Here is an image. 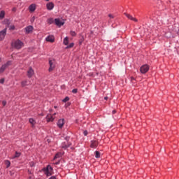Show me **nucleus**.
<instances>
[{"mask_svg": "<svg viewBox=\"0 0 179 179\" xmlns=\"http://www.w3.org/2000/svg\"><path fill=\"white\" fill-rule=\"evenodd\" d=\"M125 16L127 17V19H129L130 20H133L134 22H138V20L134 17H132V15L124 13Z\"/></svg>", "mask_w": 179, "mask_h": 179, "instance_id": "ddd939ff", "label": "nucleus"}, {"mask_svg": "<svg viewBox=\"0 0 179 179\" xmlns=\"http://www.w3.org/2000/svg\"><path fill=\"white\" fill-rule=\"evenodd\" d=\"M5 164H6V165L7 169L9 168V167H10V161H9V160H6V161H5Z\"/></svg>", "mask_w": 179, "mask_h": 179, "instance_id": "b1692460", "label": "nucleus"}, {"mask_svg": "<svg viewBox=\"0 0 179 179\" xmlns=\"http://www.w3.org/2000/svg\"><path fill=\"white\" fill-rule=\"evenodd\" d=\"M72 145V143L71 142H68V143H66V142H63L62 143V149H64V150H66V149H68V148H69L70 146Z\"/></svg>", "mask_w": 179, "mask_h": 179, "instance_id": "39448f33", "label": "nucleus"}, {"mask_svg": "<svg viewBox=\"0 0 179 179\" xmlns=\"http://www.w3.org/2000/svg\"><path fill=\"white\" fill-rule=\"evenodd\" d=\"M34 27L31 25L27 26V27L24 28L26 34H30V33H31V31H33L34 30Z\"/></svg>", "mask_w": 179, "mask_h": 179, "instance_id": "0eeeda50", "label": "nucleus"}, {"mask_svg": "<svg viewBox=\"0 0 179 179\" xmlns=\"http://www.w3.org/2000/svg\"><path fill=\"white\" fill-rule=\"evenodd\" d=\"M49 65H50L49 72L54 71V69L55 68L54 60H49Z\"/></svg>", "mask_w": 179, "mask_h": 179, "instance_id": "6e6552de", "label": "nucleus"}, {"mask_svg": "<svg viewBox=\"0 0 179 179\" xmlns=\"http://www.w3.org/2000/svg\"><path fill=\"white\" fill-rule=\"evenodd\" d=\"M0 83L1 85H3V83H5V79H3V78L0 79Z\"/></svg>", "mask_w": 179, "mask_h": 179, "instance_id": "2f4dec72", "label": "nucleus"}, {"mask_svg": "<svg viewBox=\"0 0 179 179\" xmlns=\"http://www.w3.org/2000/svg\"><path fill=\"white\" fill-rule=\"evenodd\" d=\"M45 1H47V2H48V1H50V0H45Z\"/></svg>", "mask_w": 179, "mask_h": 179, "instance_id": "09e8293b", "label": "nucleus"}, {"mask_svg": "<svg viewBox=\"0 0 179 179\" xmlns=\"http://www.w3.org/2000/svg\"><path fill=\"white\" fill-rule=\"evenodd\" d=\"M5 17V11L1 10L0 13V20H2Z\"/></svg>", "mask_w": 179, "mask_h": 179, "instance_id": "412c9836", "label": "nucleus"}, {"mask_svg": "<svg viewBox=\"0 0 179 179\" xmlns=\"http://www.w3.org/2000/svg\"><path fill=\"white\" fill-rule=\"evenodd\" d=\"M54 120H55V117H54V116H48L47 117V121H48V122H52V121H54Z\"/></svg>", "mask_w": 179, "mask_h": 179, "instance_id": "aec40b11", "label": "nucleus"}, {"mask_svg": "<svg viewBox=\"0 0 179 179\" xmlns=\"http://www.w3.org/2000/svg\"><path fill=\"white\" fill-rule=\"evenodd\" d=\"M29 121L30 124L32 125V127H34V126L36 125V120H34V119L33 118H29Z\"/></svg>", "mask_w": 179, "mask_h": 179, "instance_id": "6ab92c4d", "label": "nucleus"}, {"mask_svg": "<svg viewBox=\"0 0 179 179\" xmlns=\"http://www.w3.org/2000/svg\"><path fill=\"white\" fill-rule=\"evenodd\" d=\"M28 173H29V174H33V173H31V171H30V170H28Z\"/></svg>", "mask_w": 179, "mask_h": 179, "instance_id": "37998d69", "label": "nucleus"}, {"mask_svg": "<svg viewBox=\"0 0 179 179\" xmlns=\"http://www.w3.org/2000/svg\"><path fill=\"white\" fill-rule=\"evenodd\" d=\"M48 179H57V176H51Z\"/></svg>", "mask_w": 179, "mask_h": 179, "instance_id": "58836bf2", "label": "nucleus"}, {"mask_svg": "<svg viewBox=\"0 0 179 179\" xmlns=\"http://www.w3.org/2000/svg\"><path fill=\"white\" fill-rule=\"evenodd\" d=\"M11 45L13 48H15V50H20L22 47H23L24 43L22 42V41L17 39V41H15L11 43Z\"/></svg>", "mask_w": 179, "mask_h": 179, "instance_id": "f257e3e1", "label": "nucleus"}, {"mask_svg": "<svg viewBox=\"0 0 179 179\" xmlns=\"http://www.w3.org/2000/svg\"><path fill=\"white\" fill-rule=\"evenodd\" d=\"M55 164L58 165L59 164V161L55 163Z\"/></svg>", "mask_w": 179, "mask_h": 179, "instance_id": "c03bdc74", "label": "nucleus"}, {"mask_svg": "<svg viewBox=\"0 0 179 179\" xmlns=\"http://www.w3.org/2000/svg\"><path fill=\"white\" fill-rule=\"evenodd\" d=\"M132 83H133V85H134V86H135V81H133V82H131Z\"/></svg>", "mask_w": 179, "mask_h": 179, "instance_id": "49530a36", "label": "nucleus"}, {"mask_svg": "<svg viewBox=\"0 0 179 179\" xmlns=\"http://www.w3.org/2000/svg\"><path fill=\"white\" fill-rule=\"evenodd\" d=\"M12 10H13V12H16V8H13V9H12Z\"/></svg>", "mask_w": 179, "mask_h": 179, "instance_id": "a19ab883", "label": "nucleus"}, {"mask_svg": "<svg viewBox=\"0 0 179 179\" xmlns=\"http://www.w3.org/2000/svg\"><path fill=\"white\" fill-rule=\"evenodd\" d=\"M54 3L52 2H49L46 4V8L48 10H52L54 9Z\"/></svg>", "mask_w": 179, "mask_h": 179, "instance_id": "9b49d317", "label": "nucleus"}, {"mask_svg": "<svg viewBox=\"0 0 179 179\" xmlns=\"http://www.w3.org/2000/svg\"><path fill=\"white\" fill-rule=\"evenodd\" d=\"M9 30H15V25H10L9 27Z\"/></svg>", "mask_w": 179, "mask_h": 179, "instance_id": "7c9ffc66", "label": "nucleus"}, {"mask_svg": "<svg viewBox=\"0 0 179 179\" xmlns=\"http://www.w3.org/2000/svg\"><path fill=\"white\" fill-rule=\"evenodd\" d=\"M4 22H5L8 25L10 24V22H9V20H8V19H6V20H4Z\"/></svg>", "mask_w": 179, "mask_h": 179, "instance_id": "473e14b6", "label": "nucleus"}, {"mask_svg": "<svg viewBox=\"0 0 179 179\" xmlns=\"http://www.w3.org/2000/svg\"><path fill=\"white\" fill-rule=\"evenodd\" d=\"M42 171L45 173L47 177H50L52 176V171L54 169L51 166V165H48L46 168H43Z\"/></svg>", "mask_w": 179, "mask_h": 179, "instance_id": "f03ea898", "label": "nucleus"}, {"mask_svg": "<svg viewBox=\"0 0 179 179\" xmlns=\"http://www.w3.org/2000/svg\"><path fill=\"white\" fill-rule=\"evenodd\" d=\"M72 93H74V94H76V93H78V89H73V90H72Z\"/></svg>", "mask_w": 179, "mask_h": 179, "instance_id": "72a5a7b5", "label": "nucleus"}, {"mask_svg": "<svg viewBox=\"0 0 179 179\" xmlns=\"http://www.w3.org/2000/svg\"><path fill=\"white\" fill-rule=\"evenodd\" d=\"M60 156H61V153L56 154L54 157V160H55V159H59Z\"/></svg>", "mask_w": 179, "mask_h": 179, "instance_id": "bb28decb", "label": "nucleus"}, {"mask_svg": "<svg viewBox=\"0 0 179 179\" xmlns=\"http://www.w3.org/2000/svg\"><path fill=\"white\" fill-rule=\"evenodd\" d=\"M2 104H3V106L5 107V106H6V101H3Z\"/></svg>", "mask_w": 179, "mask_h": 179, "instance_id": "e433bc0d", "label": "nucleus"}, {"mask_svg": "<svg viewBox=\"0 0 179 179\" xmlns=\"http://www.w3.org/2000/svg\"><path fill=\"white\" fill-rule=\"evenodd\" d=\"M117 113V111L115 110H113V111H112V114H115Z\"/></svg>", "mask_w": 179, "mask_h": 179, "instance_id": "79ce46f5", "label": "nucleus"}, {"mask_svg": "<svg viewBox=\"0 0 179 179\" xmlns=\"http://www.w3.org/2000/svg\"><path fill=\"white\" fill-rule=\"evenodd\" d=\"M48 24H52L54 23V18L50 17L47 20Z\"/></svg>", "mask_w": 179, "mask_h": 179, "instance_id": "5701e85b", "label": "nucleus"}, {"mask_svg": "<svg viewBox=\"0 0 179 179\" xmlns=\"http://www.w3.org/2000/svg\"><path fill=\"white\" fill-rule=\"evenodd\" d=\"M69 43V40L68 38V36H66L64 38L63 44H64V45H68Z\"/></svg>", "mask_w": 179, "mask_h": 179, "instance_id": "a211bd4d", "label": "nucleus"}, {"mask_svg": "<svg viewBox=\"0 0 179 179\" xmlns=\"http://www.w3.org/2000/svg\"><path fill=\"white\" fill-rule=\"evenodd\" d=\"M70 34L72 37H75V36H76V32H75L74 31H71Z\"/></svg>", "mask_w": 179, "mask_h": 179, "instance_id": "cd10ccee", "label": "nucleus"}, {"mask_svg": "<svg viewBox=\"0 0 179 179\" xmlns=\"http://www.w3.org/2000/svg\"><path fill=\"white\" fill-rule=\"evenodd\" d=\"M0 62H1V57H0Z\"/></svg>", "mask_w": 179, "mask_h": 179, "instance_id": "8fccbe9b", "label": "nucleus"}, {"mask_svg": "<svg viewBox=\"0 0 179 179\" xmlns=\"http://www.w3.org/2000/svg\"><path fill=\"white\" fill-rule=\"evenodd\" d=\"M29 10L30 12H34L36 10V4H31L29 6Z\"/></svg>", "mask_w": 179, "mask_h": 179, "instance_id": "f3484780", "label": "nucleus"}, {"mask_svg": "<svg viewBox=\"0 0 179 179\" xmlns=\"http://www.w3.org/2000/svg\"><path fill=\"white\" fill-rule=\"evenodd\" d=\"M108 17H110V19H114V16L111 14H109Z\"/></svg>", "mask_w": 179, "mask_h": 179, "instance_id": "4c0bfd02", "label": "nucleus"}, {"mask_svg": "<svg viewBox=\"0 0 179 179\" xmlns=\"http://www.w3.org/2000/svg\"><path fill=\"white\" fill-rule=\"evenodd\" d=\"M45 40L49 43H54V41H55L53 36H48V37H46Z\"/></svg>", "mask_w": 179, "mask_h": 179, "instance_id": "2eb2a0df", "label": "nucleus"}, {"mask_svg": "<svg viewBox=\"0 0 179 179\" xmlns=\"http://www.w3.org/2000/svg\"><path fill=\"white\" fill-rule=\"evenodd\" d=\"M104 99H105V100H108V96H105V97H104Z\"/></svg>", "mask_w": 179, "mask_h": 179, "instance_id": "a18cd8bd", "label": "nucleus"}, {"mask_svg": "<svg viewBox=\"0 0 179 179\" xmlns=\"http://www.w3.org/2000/svg\"><path fill=\"white\" fill-rule=\"evenodd\" d=\"M55 23L56 26H58V27H61L62 26H64V24H65V22L61 21V20H59V18L55 19Z\"/></svg>", "mask_w": 179, "mask_h": 179, "instance_id": "423d86ee", "label": "nucleus"}, {"mask_svg": "<svg viewBox=\"0 0 179 179\" xmlns=\"http://www.w3.org/2000/svg\"><path fill=\"white\" fill-rule=\"evenodd\" d=\"M32 178H33V177H31V176L29 177V179H32Z\"/></svg>", "mask_w": 179, "mask_h": 179, "instance_id": "de8ad7c7", "label": "nucleus"}, {"mask_svg": "<svg viewBox=\"0 0 179 179\" xmlns=\"http://www.w3.org/2000/svg\"><path fill=\"white\" fill-rule=\"evenodd\" d=\"M65 141H66L67 143L68 142H69V139H70V137L69 136H66L64 138Z\"/></svg>", "mask_w": 179, "mask_h": 179, "instance_id": "f704fd0d", "label": "nucleus"}, {"mask_svg": "<svg viewBox=\"0 0 179 179\" xmlns=\"http://www.w3.org/2000/svg\"><path fill=\"white\" fill-rule=\"evenodd\" d=\"M73 45H75V43H70L69 45H67V46L66 47V49H68V48H72V47H73Z\"/></svg>", "mask_w": 179, "mask_h": 179, "instance_id": "a878e982", "label": "nucleus"}, {"mask_svg": "<svg viewBox=\"0 0 179 179\" xmlns=\"http://www.w3.org/2000/svg\"><path fill=\"white\" fill-rule=\"evenodd\" d=\"M64 119H59L57 122V127L59 128H62L64 127V124H65V122H64Z\"/></svg>", "mask_w": 179, "mask_h": 179, "instance_id": "f8f14e48", "label": "nucleus"}, {"mask_svg": "<svg viewBox=\"0 0 179 179\" xmlns=\"http://www.w3.org/2000/svg\"><path fill=\"white\" fill-rule=\"evenodd\" d=\"M66 101H69V96H66V97L63 99V103H66Z\"/></svg>", "mask_w": 179, "mask_h": 179, "instance_id": "c85d7f7f", "label": "nucleus"}, {"mask_svg": "<svg viewBox=\"0 0 179 179\" xmlns=\"http://www.w3.org/2000/svg\"><path fill=\"white\" fill-rule=\"evenodd\" d=\"M9 65H10V64L9 63V62H8L6 64H3L1 66V67L0 68V73H2L7 68V66H9Z\"/></svg>", "mask_w": 179, "mask_h": 179, "instance_id": "1a4fd4ad", "label": "nucleus"}, {"mask_svg": "<svg viewBox=\"0 0 179 179\" xmlns=\"http://www.w3.org/2000/svg\"><path fill=\"white\" fill-rule=\"evenodd\" d=\"M99 146V142L92 140L91 141L90 148H92L93 149H96Z\"/></svg>", "mask_w": 179, "mask_h": 179, "instance_id": "9d476101", "label": "nucleus"}, {"mask_svg": "<svg viewBox=\"0 0 179 179\" xmlns=\"http://www.w3.org/2000/svg\"><path fill=\"white\" fill-rule=\"evenodd\" d=\"M141 73H146L149 71V65L144 64L140 68Z\"/></svg>", "mask_w": 179, "mask_h": 179, "instance_id": "20e7f679", "label": "nucleus"}, {"mask_svg": "<svg viewBox=\"0 0 179 179\" xmlns=\"http://www.w3.org/2000/svg\"><path fill=\"white\" fill-rule=\"evenodd\" d=\"M131 82H135V78L131 77Z\"/></svg>", "mask_w": 179, "mask_h": 179, "instance_id": "ea45409f", "label": "nucleus"}, {"mask_svg": "<svg viewBox=\"0 0 179 179\" xmlns=\"http://www.w3.org/2000/svg\"><path fill=\"white\" fill-rule=\"evenodd\" d=\"M7 29L5 28L0 31V41H3L5 40V36H6Z\"/></svg>", "mask_w": 179, "mask_h": 179, "instance_id": "7ed1b4c3", "label": "nucleus"}, {"mask_svg": "<svg viewBox=\"0 0 179 179\" xmlns=\"http://www.w3.org/2000/svg\"><path fill=\"white\" fill-rule=\"evenodd\" d=\"M85 41V38L82 36L81 39L79 41V45H81L82 43Z\"/></svg>", "mask_w": 179, "mask_h": 179, "instance_id": "c756f323", "label": "nucleus"}, {"mask_svg": "<svg viewBox=\"0 0 179 179\" xmlns=\"http://www.w3.org/2000/svg\"><path fill=\"white\" fill-rule=\"evenodd\" d=\"M95 157L96 159H99L100 157V152L95 151Z\"/></svg>", "mask_w": 179, "mask_h": 179, "instance_id": "393cba45", "label": "nucleus"}, {"mask_svg": "<svg viewBox=\"0 0 179 179\" xmlns=\"http://www.w3.org/2000/svg\"><path fill=\"white\" fill-rule=\"evenodd\" d=\"M29 85H30V81H29L27 80H24L22 81V83H21V86L22 87H24L25 86H29Z\"/></svg>", "mask_w": 179, "mask_h": 179, "instance_id": "dca6fc26", "label": "nucleus"}, {"mask_svg": "<svg viewBox=\"0 0 179 179\" xmlns=\"http://www.w3.org/2000/svg\"><path fill=\"white\" fill-rule=\"evenodd\" d=\"M33 75H34V71L33 70V68L30 67L27 71V76L28 78H31Z\"/></svg>", "mask_w": 179, "mask_h": 179, "instance_id": "4468645a", "label": "nucleus"}, {"mask_svg": "<svg viewBox=\"0 0 179 179\" xmlns=\"http://www.w3.org/2000/svg\"><path fill=\"white\" fill-rule=\"evenodd\" d=\"M20 155H21L20 152L16 151L15 154V156L13 157V159H16L17 157H20Z\"/></svg>", "mask_w": 179, "mask_h": 179, "instance_id": "4be33fe9", "label": "nucleus"}, {"mask_svg": "<svg viewBox=\"0 0 179 179\" xmlns=\"http://www.w3.org/2000/svg\"><path fill=\"white\" fill-rule=\"evenodd\" d=\"M83 134H84V136H87L88 132H87V130H85L84 132H83Z\"/></svg>", "mask_w": 179, "mask_h": 179, "instance_id": "c9c22d12", "label": "nucleus"}]
</instances>
